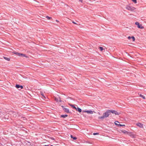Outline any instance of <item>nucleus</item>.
<instances>
[{"label":"nucleus","instance_id":"obj_20","mask_svg":"<svg viewBox=\"0 0 146 146\" xmlns=\"http://www.w3.org/2000/svg\"><path fill=\"white\" fill-rule=\"evenodd\" d=\"M131 38L132 39L133 41H134L135 40V39L134 36H132L131 37Z\"/></svg>","mask_w":146,"mask_h":146},{"label":"nucleus","instance_id":"obj_16","mask_svg":"<svg viewBox=\"0 0 146 146\" xmlns=\"http://www.w3.org/2000/svg\"><path fill=\"white\" fill-rule=\"evenodd\" d=\"M139 96L140 97L144 99H145V97L141 94H140Z\"/></svg>","mask_w":146,"mask_h":146},{"label":"nucleus","instance_id":"obj_36","mask_svg":"<svg viewBox=\"0 0 146 146\" xmlns=\"http://www.w3.org/2000/svg\"><path fill=\"white\" fill-rule=\"evenodd\" d=\"M51 146H53V145H51Z\"/></svg>","mask_w":146,"mask_h":146},{"label":"nucleus","instance_id":"obj_4","mask_svg":"<svg viewBox=\"0 0 146 146\" xmlns=\"http://www.w3.org/2000/svg\"><path fill=\"white\" fill-rule=\"evenodd\" d=\"M135 24L137 26V27L139 29H143L144 27L142 26V25H140L139 23L138 22H136L135 23Z\"/></svg>","mask_w":146,"mask_h":146},{"label":"nucleus","instance_id":"obj_1","mask_svg":"<svg viewBox=\"0 0 146 146\" xmlns=\"http://www.w3.org/2000/svg\"><path fill=\"white\" fill-rule=\"evenodd\" d=\"M110 114V110H108L103 113V116L99 117L98 118L101 120H103L105 118L108 117Z\"/></svg>","mask_w":146,"mask_h":146},{"label":"nucleus","instance_id":"obj_28","mask_svg":"<svg viewBox=\"0 0 146 146\" xmlns=\"http://www.w3.org/2000/svg\"><path fill=\"white\" fill-rule=\"evenodd\" d=\"M20 87L21 88V89H23V87L22 86H20Z\"/></svg>","mask_w":146,"mask_h":146},{"label":"nucleus","instance_id":"obj_21","mask_svg":"<svg viewBox=\"0 0 146 146\" xmlns=\"http://www.w3.org/2000/svg\"><path fill=\"white\" fill-rule=\"evenodd\" d=\"M118 126H125V125H121V124H119L118 125Z\"/></svg>","mask_w":146,"mask_h":146},{"label":"nucleus","instance_id":"obj_9","mask_svg":"<svg viewBox=\"0 0 146 146\" xmlns=\"http://www.w3.org/2000/svg\"><path fill=\"white\" fill-rule=\"evenodd\" d=\"M84 112L87 113H88L93 114V111L91 110H87L84 111Z\"/></svg>","mask_w":146,"mask_h":146},{"label":"nucleus","instance_id":"obj_13","mask_svg":"<svg viewBox=\"0 0 146 146\" xmlns=\"http://www.w3.org/2000/svg\"><path fill=\"white\" fill-rule=\"evenodd\" d=\"M68 115H61V117L63 118H65Z\"/></svg>","mask_w":146,"mask_h":146},{"label":"nucleus","instance_id":"obj_2","mask_svg":"<svg viewBox=\"0 0 146 146\" xmlns=\"http://www.w3.org/2000/svg\"><path fill=\"white\" fill-rule=\"evenodd\" d=\"M126 9L128 11L132 12H134L136 8L130 6L129 5H127L126 7Z\"/></svg>","mask_w":146,"mask_h":146},{"label":"nucleus","instance_id":"obj_29","mask_svg":"<svg viewBox=\"0 0 146 146\" xmlns=\"http://www.w3.org/2000/svg\"><path fill=\"white\" fill-rule=\"evenodd\" d=\"M115 124L117 125H118L119 124H117V123H116V122L115 123Z\"/></svg>","mask_w":146,"mask_h":146},{"label":"nucleus","instance_id":"obj_17","mask_svg":"<svg viewBox=\"0 0 146 146\" xmlns=\"http://www.w3.org/2000/svg\"><path fill=\"white\" fill-rule=\"evenodd\" d=\"M99 48L100 49L101 51H102L103 50H104V49L102 47H99Z\"/></svg>","mask_w":146,"mask_h":146},{"label":"nucleus","instance_id":"obj_35","mask_svg":"<svg viewBox=\"0 0 146 146\" xmlns=\"http://www.w3.org/2000/svg\"><path fill=\"white\" fill-rule=\"evenodd\" d=\"M15 113V115H16V113Z\"/></svg>","mask_w":146,"mask_h":146},{"label":"nucleus","instance_id":"obj_3","mask_svg":"<svg viewBox=\"0 0 146 146\" xmlns=\"http://www.w3.org/2000/svg\"><path fill=\"white\" fill-rule=\"evenodd\" d=\"M14 53L20 57H25L26 58H28V57L25 54H23L17 52H15Z\"/></svg>","mask_w":146,"mask_h":146},{"label":"nucleus","instance_id":"obj_15","mask_svg":"<svg viewBox=\"0 0 146 146\" xmlns=\"http://www.w3.org/2000/svg\"><path fill=\"white\" fill-rule=\"evenodd\" d=\"M77 110H76L78 111L79 112H81L82 111L81 109L79 108H77Z\"/></svg>","mask_w":146,"mask_h":146},{"label":"nucleus","instance_id":"obj_25","mask_svg":"<svg viewBox=\"0 0 146 146\" xmlns=\"http://www.w3.org/2000/svg\"><path fill=\"white\" fill-rule=\"evenodd\" d=\"M128 38L129 39H130L131 38V37H130V36H129L128 37Z\"/></svg>","mask_w":146,"mask_h":146},{"label":"nucleus","instance_id":"obj_18","mask_svg":"<svg viewBox=\"0 0 146 146\" xmlns=\"http://www.w3.org/2000/svg\"><path fill=\"white\" fill-rule=\"evenodd\" d=\"M4 59H5L6 60H7L8 61H9L10 60V59L9 58H7L6 57H4Z\"/></svg>","mask_w":146,"mask_h":146},{"label":"nucleus","instance_id":"obj_11","mask_svg":"<svg viewBox=\"0 0 146 146\" xmlns=\"http://www.w3.org/2000/svg\"><path fill=\"white\" fill-rule=\"evenodd\" d=\"M55 100L56 101V102H61L62 101V100H61V98H55Z\"/></svg>","mask_w":146,"mask_h":146},{"label":"nucleus","instance_id":"obj_26","mask_svg":"<svg viewBox=\"0 0 146 146\" xmlns=\"http://www.w3.org/2000/svg\"><path fill=\"white\" fill-rule=\"evenodd\" d=\"M72 23H73L74 24H76V25H77V24L75 22H74V21H72Z\"/></svg>","mask_w":146,"mask_h":146},{"label":"nucleus","instance_id":"obj_6","mask_svg":"<svg viewBox=\"0 0 146 146\" xmlns=\"http://www.w3.org/2000/svg\"><path fill=\"white\" fill-rule=\"evenodd\" d=\"M119 132L120 133H123L125 135H128L129 132H128L125 130H121L119 131Z\"/></svg>","mask_w":146,"mask_h":146},{"label":"nucleus","instance_id":"obj_27","mask_svg":"<svg viewBox=\"0 0 146 146\" xmlns=\"http://www.w3.org/2000/svg\"><path fill=\"white\" fill-rule=\"evenodd\" d=\"M79 1L81 2L82 3L83 2V0H79Z\"/></svg>","mask_w":146,"mask_h":146},{"label":"nucleus","instance_id":"obj_33","mask_svg":"<svg viewBox=\"0 0 146 146\" xmlns=\"http://www.w3.org/2000/svg\"><path fill=\"white\" fill-rule=\"evenodd\" d=\"M16 116H17V115H15V117H16Z\"/></svg>","mask_w":146,"mask_h":146},{"label":"nucleus","instance_id":"obj_10","mask_svg":"<svg viewBox=\"0 0 146 146\" xmlns=\"http://www.w3.org/2000/svg\"><path fill=\"white\" fill-rule=\"evenodd\" d=\"M62 107L63 108L65 112H67V113L69 112V110L67 108H64V106H62Z\"/></svg>","mask_w":146,"mask_h":146},{"label":"nucleus","instance_id":"obj_5","mask_svg":"<svg viewBox=\"0 0 146 146\" xmlns=\"http://www.w3.org/2000/svg\"><path fill=\"white\" fill-rule=\"evenodd\" d=\"M110 113H114L116 115H119L120 114V113L117 112V111L114 110H110Z\"/></svg>","mask_w":146,"mask_h":146},{"label":"nucleus","instance_id":"obj_12","mask_svg":"<svg viewBox=\"0 0 146 146\" xmlns=\"http://www.w3.org/2000/svg\"><path fill=\"white\" fill-rule=\"evenodd\" d=\"M69 105H70V106H71V107H72L73 108H74V109H76V110H77V108L74 105H72L70 104H69Z\"/></svg>","mask_w":146,"mask_h":146},{"label":"nucleus","instance_id":"obj_31","mask_svg":"<svg viewBox=\"0 0 146 146\" xmlns=\"http://www.w3.org/2000/svg\"><path fill=\"white\" fill-rule=\"evenodd\" d=\"M41 95H42V96H43V94L42 93V94L41 93Z\"/></svg>","mask_w":146,"mask_h":146},{"label":"nucleus","instance_id":"obj_30","mask_svg":"<svg viewBox=\"0 0 146 146\" xmlns=\"http://www.w3.org/2000/svg\"><path fill=\"white\" fill-rule=\"evenodd\" d=\"M56 21H57V22H59V21H58V20H56Z\"/></svg>","mask_w":146,"mask_h":146},{"label":"nucleus","instance_id":"obj_34","mask_svg":"<svg viewBox=\"0 0 146 146\" xmlns=\"http://www.w3.org/2000/svg\"><path fill=\"white\" fill-rule=\"evenodd\" d=\"M116 122H117V123H119V122H118V121H117Z\"/></svg>","mask_w":146,"mask_h":146},{"label":"nucleus","instance_id":"obj_14","mask_svg":"<svg viewBox=\"0 0 146 146\" xmlns=\"http://www.w3.org/2000/svg\"><path fill=\"white\" fill-rule=\"evenodd\" d=\"M70 137L72 138L74 140H76L77 139V138L76 137H73V135H70Z\"/></svg>","mask_w":146,"mask_h":146},{"label":"nucleus","instance_id":"obj_7","mask_svg":"<svg viewBox=\"0 0 146 146\" xmlns=\"http://www.w3.org/2000/svg\"><path fill=\"white\" fill-rule=\"evenodd\" d=\"M128 135H129L132 138H135L136 137V135H135L134 134L131 132H129Z\"/></svg>","mask_w":146,"mask_h":146},{"label":"nucleus","instance_id":"obj_22","mask_svg":"<svg viewBox=\"0 0 146 146\" xmlns=\"http://www.w3.org/2000/svg\"><path fill=\"white\" fill-rule=\"evenodd\" d=\"M132 1L134 2L135 3H137V1L136 0H132Z\"/></svg>","mask_w":146,"mask_h":146},{"label":"nucleus","instance_id":"obj_23","mask_svg":"<svg viewBox=\"0 0 146 146\" xmlns=\"http://www.w3.org/2000/svg\"><path fill=\"white\" fill-rule=\"evenodd\" d=\"M46 18L48 19V20H50V19L51 18V17H49L48 16H47L46 17Z\"/></svg>","mask_w":146,"mask_h":146},{"label":"nucleus","instance_id":"obj_19","mask_svg":"<svg viewBox=\"0 0 146 146\" xmlns=\"http://www.w3.org/2000/svg\"><path fill=\"white\" fill-rule=\"evenodd\" d=\"M16 88H18L20 87V86L18 84H16L15 86Z\"/></svg>","mask_w":146,"mask_h":146},{"label":"nucleus","instance_id":"obj_32","mask_svg":"<svg viewBox=\"0 0 146 146\" xmlns=\"http://www.w3.org/2000/svg\"><path fill=\"white\" fill-rule=\"evenodd\" d=\"M44 146H49L47 145H44Z\"/></svg>","mask_w":146,"mask_h":146},{"label":"nucleus","instance_id":"obj_24","mask_svg":"<svg viewBox=\"0 0 146 146\" xmlns=\"http://www.w3.org/2000/svg\"><path fill=\"white\" fill-rule=\"evenodd\" d=\"M99 133H93V135H98Z\"/></svg>","mask_w":146,"mask_h":146},{"label":"nucleus","instance_id":"obj_8","mask_svg":"<svg viewBox=\"0 0 146 146\" xmlns=\"http://www.w3.org/2000/svg\"><path fill=\"white\" fill-rule=\"evenodd\" d=\"M136 125L141 128H143V124L140 123H138L136 124Z\"/></svg>","mask_w":146,"mask_h":146}]
</instances>
